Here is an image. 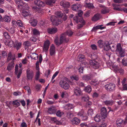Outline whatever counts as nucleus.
I'll list each match as a JSON object with an SVG mask.
<instances>
[{
    "mask_svg": "<svg viewBox=\"0 0 127 127\" xmlns=\"http://www.w3.org/2000/svg\"><path fill=\"white\" fill-rule=\"evenodd\" d=\"M73 19L77 23H78L79 22L81 23V24H79L78 25L77 27L78 29L82 28L85 24V22L83 20V18H79L77 16H76L73 18Z\"/></svg>",
    "mask_w": 127,
    "mask_h": 127,
    "instance_id": "f257e3e1",
    "label": "nucleus"
},
{
    "mask_svg": "<svg viewBox=\"0 0 127 127\" xmlns=\"http://www.w3.org/2000/svg\"><path fill=\"white\" fill-rule=\"evenodd\" d=\"M24 45H25V47H27L29 46H30L31 45L30 42L29 41H27L25 42L24 43Z\"/></svg>",
    "mask_w": 127,
    "mask_h": 127,
    "instance_id": "8fccbe9b",
    "label": "nucleus"
},
{
    "mask_svg": "<svg viewBox=\"0 0 127 127\" xmlns=\"http://www.w3.org/2000/svg\"><path fill=\"white\" fill-rule=\"evenodd\" d=\"M22 72V68H20L18 70V65L16 64L15 67V73L18 79L20 78Z\"/></svg>",
    "mask_w": 127,
    "mask_h": 127,
    "instance_id": "423d86ee",
    "label": "nucleus"
},
{
    "mask_svg": "<svg viewBox=\"0 0 127 127\" xmlns=\"http://www.w3.org/2000/svg\"><path fill=\"white\" fill-rule=\"evenodd\" d=\"M103 102L106 105H111L114 104V102L113 100H107L104 101Z\"/></svg>",
    "mask_w": 127,
    "mask_h": 127,
    "instance_id": "393cba45",
    "label": "nucleus"
},
{
    "mask_svg": "<svg viewBox=\"0 0 127 127\" xmlns=\"http://www.w3.org/2000/svg\"><path fill=\"white\" fill-rule=\"evenodd\" d=\"M56 0H47L46 1V4L48 5H52L54 3Z\"/></svg>",
    "mask_w": 127,
    "mask_h": 127,
    "instance_id": "cd10ccee",
    "label": "nucleus"
},
{
    "mask_svg": "<svg viewBox=\"0 0 127 127\" xmlns=\"http://www.w3.org/2000/svg\"><path fill=\"white\" fill-rule=\"evenodd\" d=\"M34 2L35 4L38 7H43L44 5V2L40 0H36L34 1Z\"/></svg>",
    "mask_w": 127,
    "mask_h": 127,
    "instance_id": "f3484780",
    "label": "nucleus"
},
{
    "mask_svg": "<svg viewBox=\"0 0 127 127\" xmlns=\"http://www.w3.org/2000/svg\"><path fill=\"white\" fill-rule=\"evenodd\" d=\"M17 24L19 26L22 27L23 26V25L22 22L20 20H17L16 21Z\"/></svg>",
    "mask_w": 127,
    "mask_h": 127,
    "instance_id": "49530a36",
    "label": "nucleus"
},
{
    "mask_svg": "<svg viewBox=\"0 0 127 127\" xmlns=\"http://www.w3.org/2000/svg\"><path fill=\"white\" fill-rule=\"evenodd\" d=\"M59 41H60V43L62 44L63 42H68V39L66 38V35L63 33L61 35Z\"/></svg>",
    "mask_w": 127,
    "mask_h": 127,
    "instance_id": "1a4fd4ad",
    "label": "nucleus"
},
{
    "mask_svg": "<svg viewBox=\"0 0 127 127\" xmlns=\"http://www.w3.org/2000/svg\"><path fill=\"white\" fill-rule=\"evenodd\" d=\"M72 124L74 125H77L79 124L80 121L79 119L75 117L72 120Z\"/></svg>",
    "mask_w": 127,
    "mask_h": 127,
    "instance_id": "a211bd4d",
    "label": "nucleus"
},
{
    "mask_svg": "<svg viewBox=\"0 0 127 127\" xmlns=\"http://www.w3.org/2000/svg\"><path fill=\"white\" fill-rule=\"evenodd\" d=\"M122 64L124 66H127V58H124L122 60Z\"/></svg>",
    "mask_w": 127,
    "mask_h": 127,
    "instance_id": "58836bf2",
    "label": "nucleus"
},
{
    "mask_svg": "<svg viewBox=\"0 0 127 127\" xmlns=\"http://www.w3.org/2000/svg\"><path fill=\"white\" fill-rule=\"evenodd\" d=\"M84 90L85 92L89 93L91 91L92 89L91 86L90 85H88L85 87Z\"/></svg>",
    "mask_w": 127,
    "mask_h": 127,
    "instance_id": "2f4dec72",
    "label": "nucleus"
},
{
    "mask_svg": "<svg viewBox=\"0 0 127 127\" xmlns=\"http://www.w3.org/2000/svg\"><path fill=\"white\" fill-rule=\"evenodd\" d=\"M66 106L68 107V109H71L74 107V105L73 104H66Z\"/></svg>",
    "mask_w": 127,
    "mask_h": 127,
    "instance_id": "603ef678",
    "label": "nucleus"
},
{
    "mask_svg": "<svg viewBox=\"0 0 127 127\" xmlns=\"http://www.w3.org/2000/svg\"><path fill=\"white\" fill-rule=\"evenodd\" d=\"M84 55H80L77 57V60L78 61L81 62L84 60Z\"/></svg>",
    "mask_w": 127,
    "mask_h": 127,
    "instance_id": "72a5a7b5",
    "label": "nucleus"
},
{
    "mask_svg": "<svg viewBox=\"0 0 127 127\" xmlns=\"http://www.w3.org/2000/svg\"><path fill=\"white\" fill-rule=\"evenodd\" d=\"M22 15L24 17L27 16L29 15V11H26L25 10H23L22 12Z\"/></svg>",
    "mask_w": 127,
    "mask_h": 127,
    "instance_id": "c03bdc74",
    "label": "nucleus"
},
{
    "mask_svg": "<svg viewBox=\"0 0 127 127\" xmlns=\"http://www.w3.org/2000/svg\"><path fill=\"white\" fill-rule=\"evenodd\" d=\"M104 50L105 51H107L109 50L110 48H111V46L109 44V43L107 41H105L104 42Z\"/></svg>",
    "mask_w": 127,
    "mask_h": 127,
    "instance_id": "aec40b11",
    "label": "nucleus"
},
{
    "mask_svg": "<svg viewBox=\"0 0 127 127\" xmlns=\"http://www.w3.org/2000/svg\"><path fill=\"white\" fill-rule=\"evenodd\" d=\"M50 119L54 123H57V122H58V120L57 119L56 117H51L50 118Z\"/></svg>",
    "mask_w": 127,
    "mask_h": 127,
    "instance_id": "13d9d810",
    "label": "nucleus"
},
{
    "mask_svg": "<svg viewBox=\"0 0 127 127\" xmlns=\"http://www.w3.org/2000/svg\"><path fill=\"white\" fill-rule=\"evenodd\" d=\"M78 16H77L79 18H82L81 17L82 15L83 14V12L81 11H79L77 13Z\"/></svg>",
    "mask_w": 127,
    "mask_h": 127,
    "instance_id": "5fc2aeb1",
    "label": "nucleus"
},
{
    "mask_svg": "<svg viewBox=\"0 0 127 127\" xmlns=\"http://www.w3.org/2000/svg\"><path fill=\"white\" fill-rule=\"evenodd\" d=\"M89 97L87 95H83L82 98L81 100L82 101L87 102L89 100Z\"/></svg>",
    "mask_w": 127,
    "mask_h": 127,
    "instance_id": "473e14b6",
    "label": "nucleus"
},
{
    "mask_svg": "<svg viewBox=\"0 0 127 127\" xmlns=\"http://www.w3.org/2000/svg\"><path fill=\"white\" fill-rule=\"evenodd\" d=\"M33 33L34 35H39L40 33L39 31L36 29H34L33 31Z\"/></svg>",
    "mask_w": 127,
    "mask_h": 127,
    "instance_id": "09e8293b",
    "label": "nucleus"
},
{
    "mask_svg": "<svg viewBox=\"0 0 127 127\" xmlns=\"http://www.w3.org/2000/svg\"><path fill=\"white\" fill-rule=\"evenodd\" d=\"M81 127H88V125L85 123H83L81 124Z\"/></svg>",
    "mask_w": 127,
    "mask_h": 127,
    "instance_id": "338daca9",
    "label": "nucleus"
},
{
    "mask_svg": "<svg viewBox=\"0 0 127 127\" xmlns=\"http://www.w3.org/2000/svg\"><path fill=\"white\" fill-rule=\"evenodd\" d=\"M89 63L92 67L94 69L98 68L100 66V64L95 60H90Z\"/></svg>",
    "mask_w": 127,
    "mask_h": 127,
    "instance_id": "7ed1b4c3",
    "label": "nucleus"
},
{
    "mask_svg": "<svg viewBox=\"0 0 127 127\" xmlns=\"http://www.w3.org/2000/svg\"><path fill=\"white\" fill-rule=\"evenodd\" d=\"M56 111V108L54 107H52L49 108L48 110V113L50 114L55 113Z\"/></svg>",
    "mask_w": 127,
    "mask_h": 127,
    "instance_id": "412c9836",
    "label": "nucleus"
},
{
    "mask_svg": "<svg viewBox=\"0 0 127 127\" xmlns=\"http://www.w3.org/2000/svg\"><path fill=\"white\" fill-rule=\"evenodd\" d=\"M21 43L19 42L17 43L14 46L16 48L17 50H18L21 48Z\"/></svg>",
    "mask_w": 127,
    "mask_h": 127,
    "instance_id": "ea45409f",
    "label": "nucleus"
},
{
    "mask_svg": "<svg viewBox=\"0 0 127 127\" xmlns=\"http://www.w3.org/2000/svg\"><path fill=\"white\" fill-rule=\"evenodd\" d=\"M58 31L56 27H52L48 29V32L50 34L55 33Z\"/></svg>",
    "mask_w": 127,
    "mask_h": 127,
    "instance_id": "ddd939ff",
    "label": "nucleus"
},
{
    "mask_svg": "<svg viewBox=\"0 0 127 127\" xmlns=\"http://www.w3.org/2000/svg\"><path fill=\"white\" fill-rule=\"evenodd\" d=\"M64 113L63 112H61L60 110H59L58 111L56 112V115L59 117H61L63 115Z\"/></svg>",
    "mask_w": 127,
    "mask_h": 127,
    "instance_id": "a19ab883",
    "label": "nucleus"
},
{
    "mask_svg": "<svg viewBox=\"0 0 127 127\" xmlns=\"http://www.w3.org/2000/svg\"><path fill=\"white\" fill-rule=\"evenodd\" d=\"M60 86L65 90L68 89L69 87V84L66 81H61L59 82Z\"/></svg>",
    "mask_w": 127,
    "mask_h": 127,
    "instance_id": "0eeeda50",
    "label": "nucleus"
},
{
    "mask_svg": "<svg viewBox=\"0 0 127 127\" xmlns=\"http://www.w3.org/2000/svg\"><path fill=\"white\" fill-rule=\"evenodd\" d=\"M30 57L31 58L34 60H36L38 58V55L37 54L35 53H31Z\"/></svg>",
    "mask_w": 127,
    "mask_h": 127,
    "instance_id": "c85d7f7f",
    "label": "nucleus"
},
{
    "mask_svg": "<svg viewBox=\"0 0 127 127\" xmlns=\"http://www.w3.org/2000/svg\"><path fill=\"white\" fill-rule=\"evenodd\" d=\"M20 100H16L13 101L12 104L13 105L19 106L20 105Z\"/></svg>",
    "mask_w": 127,
    "mask_h": 127,
    "instance_id": "4c0bfd02",
    "label": "nucleus"
},
{
    "mask_svg": "<svg viewBox=\"0 0 127 127\" xmlns=\"http://www.w3.org/2000/svg\"><path fill=\"white\" fill-rule=\"evenodd\" d=\"M97 43L98 46L100 48L103 47L105 45L104 42L102 40H99Z\"/></svg>",
    "mask_w": 127,
    "mask_h": 127,
    "instance_id": "c756f323",
    "label": "nucleus"
},
{
    "mask_svg": "<svg viewBox=\"0 0 127 127\" xmlns=\"http://www.w3.org/2000/svg\"><path fill=\"white\" fill-rule=\"evenodd\" d=\"M50 44V41L48 40H46L44 42L43 48L44 51L46 52L48 50Z\"/></svg>",
    "mask_w": 127,
    "mask_h": 127,
    "instance_id": "9b49d317",
    "label": "nucleus"
},
{
    "mask_svg": "<svg viewBox=\"0 0 127 127\" xmlns=\"http://www.w3.org/2000/svg\"><path fill=\"white\" fill-rule=\"evenodd\" d=\"M54 42L58 46H59L62 44L60 43V41L59 42L57 38L55 39Z\"/></svg>",
    "mask_w": 127,
    "mask_h": 127,
    "instance_id": "864d4df0",
    "label": "nucleus"
},
{
    "mask_svg": "<svg viewBox=\"0 0 127 127\" xmlns=\"http://www.w3.org/2000/svg\"><path fill=\"white\" fill-rule=\"evenodd\" d=\"M67 115L69 118L70 119L73 117V115L72 113L69 112L67 113Z\"/></svg>",
    "mask_w": 127,
    "mask_h": 127,
    "instance_id": "6e6d98bb",
    "label": "nucleus"
},
{
    "mask_svg": "<svg viewBox=\"0 0 127 127\" xmlns=\"http://www.w3.org/2000/svg\"><path fill=\"white\" fill-rule=\"evenodd\" d=\"M12 26L14 28L17 27V24L16 21L15 20H13L12 23Z\"/></svg>",
    "mask_w": 127,
    "mask_h": 127,
    "instance_id": "3c124183",
    "label": "nucleus"
},
{
    "mask_svg": "<svg viewBox=\"0 0 127 127\" xmlns=\"http://www.w3.org/2000/svg\"><path fill=\"white\" fill-rule=\"evenodd\" d=\"M87 6L88 8L93 7V4L90 3H86Z\"/></svg>",
    "mask_w": 127,
    "mask_h": 127,
    "instance_id": "052dcab7",
    "label": "nucleus"
},
{
    "mask_svg": "<svg viewBox=\"0 0 127 127\" xmlns=\"http://www.w3.org/2000/svg\"><path fill=\"white\" fill-rule=\"evenodd\" d=\"M116 71H119L121 73H122L123 72L124 70L122 69H120L117 68L116 69H115Z\"/></svg>",
    "mask_w": 127,
    "mask_h": 127,
    "instance_id": "0e129e2a",
    "label": "nucleus"
},
{
    "mask_svg": "<svg viewBox=\"0 0 127 127\" xmlns=\"http://www.w3.org/2000/svg\"><path fill=\"white\" fill-rule=\"evenodd\" d=\"M127 122V121H124L120 118L118 119L116 122V124L118 127H121L124 125L126 124Z\"/></svg>",
    "mask_w": 127,
    "mask_h": 127,
    "instance_id": "6e6552de",
    "label": "nucleus"
},
{
    "mask_svg": "<svg viewBox=\"0 0 127 127\" xmlns=\"http://www.w3.org/2000/svg\"><path fill=\"white\" fill-rule=\"evenodd\" d=\"M101 111L100 114L102 117L105 118L107 117V111L106 108L103 107L101 108Z\"/></svg>",
    "mask_w": 127,
    "mask_h": 127,
    "instance_id": "f8f14e48",
    "label": "nucleus"
},
{
    "mask_svg": "<svg viewBox=\"0 0 127 127\" xmlns=\"http://www.w3.org/2000/svg\"><path fill=\"white\" fill-rule=\"evenodd\" d=\"M64 34L67 35L69 36H71L73 34V32L70 30L67 31Z\"/></svg>",
    "mask_w": 127,
    "mask_h": 127,
    "instance_id": "79ce46f5",
    "label": "nucleus"
},
{
    "mask_svg": "<svg viewBox=\"0 0 127 127\" xmlns=\"http://www.w3.org/2000/svg\"><path fill=\"white\" fill-rule=\"evenodd\" d=\"M91 77L90 76L88 75H85L83 76L82 77V79L85 81H88L91 79Z\"/></svg>",
    "mask_w": 127,
    "mask_h": 127,
    "instance_id": "c9c22d12",
    "label": "nucleus"
},
{
    "mask_svg": "<svg viewBox=\"0 0 127 127\" xmlns=\"http://www.w3.org/2000/svg\"><path fill=\"white\" fill-rule=\"evenodd\" d=\"M99 19V15L98 14H95L92 18V20L95 21Z\"/></svg>",
    "mask_w": 127,
    "mask_h": 127,
    "instance_id": "a878e982",
    "label": "nucleus"
},
{
    "mask_svg": "<svg viewBox=\"0 0 127 127\" xmlns=\"http://www.w3.org/2000/svg\"><path fill=\"white\" fill-rule=\"evenodd\" d=\"M115 86L113 83H110L105 85V88L108 91L112 92L115 90Z\"/></svg>",
    "mask_w": 127,
    "mask_h": 127,
    "instance_id": "39448f33",
    "label": "nucleus"
},
{
    "mask_svg": "<svg viewBox=\"0 0 127 127\" xmlns=\"http://www.w3.org/2000/svg\"><path fill=\"white\" fill-rule=\"evenodd\" d=\"M11 20V19L9 16H5L4 17V21L7 22H9Z\"/></svg>",
    "mask_w": 127,
    "mask_h": 127,
    "instance_id": "e433bc0d",
    "label": "nucleus"
},
{
    "mask_svg": "<svg viewBox=\"0 0 127 127\" xmlns=\"http://www.w3.org/2000/svg\"><path fill=\"white\" fill-rule=\"evenodd\" d=\"M74 94L76 96H79L82 95V92L80 89L76 87L74 89Z\"/></svg>",
    "mask_w": 127,
    "mask_h": 127,
    "instance_id": "4468645a",
    "label": "nucleus"
},
{
    "mask_svg": "<svg viewBox=\"0 0 127 127\" xmlns=\"http://www.w3.org/2000/svg\"><path fill=\"white\" fill-rule=\"evenodd\" d=\"M50 53L51 56L53 55L55 53V50L54 45L52 44L50 49Z\"/></svg>",
    "mask_w": 127,
    "mask_h": 127,
    "instance_id": "6ab92c4d",
    "label": "nucleus"
},
{
    "mask_svg": "<svg viewBox=\"0 0 127 127\" xmlns=\"http://www.w3.org/2000/svg\"><path fill=\"white\" fill-rule=\"evenodd\" d=\"M4 35L5 38L6 39H9L10 38V36L7 32H5L4 33Z\"/></svg>",
    "mask_w": 127,
    "mask_h": 127,
    "instance_id": "de8ad7c7",
    "label": "nucleus"
},
{
    "mask_svg": "<svg viewBox=\"0 0 127 127\" xmlns=\"http://www.w3.org/2000/svg\"><path fill=\"white\" fill-rule=\"evenodd\" d=\"M7 30L11 34H13L15 32L14 28H10L8 29Z\"/></svg>",
    "mask_w": 127,
    "mask_h": 127,
    "instance_id": "a18cd8bd",
    "label": "nucleus"
},
{
    "mask_svg": "<svg viewBox=\"0 0 127 127\" xmlns=\"http://www.w3.org/2000/svg\"><path fill=\"white\" fill-rule=\"evenodd\" d=\"M1 54L3 57L5 58L7 56V53L5 51H2Z\"/></svg>",
    "mask_w": 127,
    "mask_h": 127,
    "instance_id": "680f3d73",
    "label": "nucleus"
},
{
    "mask_svg": "<svg viewBox=\"0 0 127 127\" xmlns=\"http://www.w3.org/2000/svg\"><path fill=\"white\" fill-rule=\"evenodd\" d=\"M83 66L80 67L78 69L79 72L80 73H83Z\"/></svg>",
    "mask_w": 127,
    "mask_h": 127,
    "instance_id": "774afa93",
    "label": "nucleus"
},
{
    "mask_svg": "<svg viewBox=\"0 0 127 127\" xmlns=\"http://www.w3.org/2000/svg\"><path fill=\"white\" fill-rule=\"evenodd\" d=\"M55 15L59 17H63V14L62 12L59 11H58L55 13Z\"/></svg>",
    "mask_w": 127,
    "mask_h": 127,
    "instance_id": "37998d69",
    "label": "nucleus"
},
{
    "mask_svg": "<svg viewBox=\"0 0 127 127\" xmlns=\"http://www.w3.org/2000/svg\"><path fill=\"white\" fill-rule=\"evenodd\" d=\"M14 67V63L13 62H11L9 64L7 67V69L8 70L10 71Z\"/></svg>",
    "mask_w": 127,
    "mask_h": 127,
    "instance_id": "f704fd0d",
    "label": "nucleus"
},
{
    "mask_svg": "<svg viewBox=\"0 0 127 127\" xmlns=\"http://www.w3.org/2000/svg\"><path fill=\"white\" fill-rule=\"evenodd\" d=\"M30 22L31 25L33 27H35L37 25V21L35 19L30 20Z\"/></svg>",
    "mask_w": 127,
    "mask_h": 127,
    "instance_id": "7c9ffc66",
    "label": "nucleus"
},
{
    "mask_svg": "<svg viewBox=\"0 0 127 127\" xmlns=\"http://www.w3.org/2000/svg\"><path fill=\"white\" fill-rule=\"evenodd\" d=\"M72 9L75 11H78L80 8V5L78 4H75L72 5Z\"/></svg>",
    "mask_w": 127,
    "mask_h": 127,
    "instance_id": "4be33fe9",
    "label": "nucleus"
},
{
    "mask_svg": "<svg viewBox=\"0 0 127 127\" xmlns=\"http://www.w3.org/2000/svg\"><path fill=\"white\" fill-rule=\"evenodd\" d=\"M17 7L18 8L20 9H28L29 7L27 3H24L23 2L21 3V4H18Z\"/></svg>",
    "mask_w": 127,
    "mask_h": 127,
    "instance_id": "9d476101",
    "label": "nucleus"
},
{
    "mask_svg": "<svg viewBox=\"0 0 127 127\" xmlns=\"http://www.w3.org/2000/svg\"><path fill=\"white\" fill-rule=\"evenodd\" d=\"M116 51L119 52L121 57L125 56V50L122 48L121 45L120 44H118L117 45Z\"/></svg>",
    "mask_w": 127,
    "mask_h": 127,
    "instance_id": "20e7f679",
    "label": "nucleus"
},
{
    "mask_svg": "<svg viewBox=\"0 0 127 127\" xmlns=\"http://www.w3.org/2000/svg\"><path fill=\"white\" fill-rule=\"evenodd\" d=\"M39 72V71L38 70L37 72L36 73V75L35 76V79L36 80H38L39 78L40 75Z\"/></svg>",
    "mask_w": 127,
    "mask_h": 127,
    "instance_id": "4d7b16f0",
    "label": "nucleus"
},
{
    "mask_svg": "<svg viewBox=\"0 0 127 127\" xmlns=\"http://www.w3.org/2000/svg\"><path fill=\"white\" fill-rule=\"evenodd\" d=\"M91 47L92 48L93 50H95L97 49V46L94 44L91 45Z\"/></svg>",
    "mask_w": 127,
    "mask_h": 127,
    "instance_id": "69168bd1",
    "label": "nucleus"
},
{
    "mask_svg": "<svg viewBox=\"0 0 127 127\" xmlns=\"http://www.w3.org/2000/svg\"><path fill=\"white\" fill-rule=\"evenodd\" d=\"M102 26L103 25H98L95 27H94L92 29V31L93 32L95 31L98 29H100L102 30L105 28V27H101V26Z\"/></svg>",
    "mask_w": 127,
    "mask_h": 127,
    "instance_id": "b1692460",
    "label": "nucleus"
},
{
    "mask_svg": "<svg viewBox=\"0 0 127 127\" xmlns=\"http://www.w3.org/2000/svg\"><path fill=\"white\" fill-rule=\"evenodd\" d=\"M27 77L28 79H32L33 76V72L32 71H30L28 69L27 71Z\"/></svg>",
    "mask_w": 127,
    "mask_h": 127,
    "instance_id": "2eb2a0df",
    "label": "nucleus"
},
{
    "mask_svg": "<svg viewBox=\"0 0 127 127\" xmlns=\"http://www.w3.org/2000/svg\"><path fill=\"white\" fill-rule=\"evenodd\" d=\"M81 118L82 120L86 121L88 119V117L87 116L84 115L83 116L81 117Z\"/></svg>",
    "mask_w": 127,
    "mask_h": 127,
    "instance_id": "bf43d9fd",
    "label": "nucleus"
},
{
    "mask_svg": "<svg viewBox=\"0 0 127 127\" xmlns=\"http://www.w3.org/2000/svg\"><path fill=\"white\" fill-rule=\"evenodd\" d=\"M98 95H99L98 93L95 92L93 93L92 96L94 98H96L98 97Z\"/></svg>",
    "mask_w": 127,
    "mask_h": 127,
    "instance_id": "e2e57ef3",
    "label": "nucleus"
},
{
    "mask_svg": "<svg viewBox=\"0 0 127 127\" xmlns=\"http://www.w3.org/2000/svg\"><path fill=\"white\" fill-rule=\"evenodd\" d=\"M109 10L107 7H104L101 10V13L102 14H104L109 12Z\"/></svg>",
    "mask_w": 127,
    "mask_h": 127,
    "instance_id": "bb28decb",
    "label": "nucleus"
},
{
    "mask_svg": "<svg viewBox=\"0 0 127 127\" xmlns=\"http://www.w3.org/2000/svg\"><path fill=\"white\" fill-rule=\"evenodd\" d=\"M50 20L53 26H57L60 24L59 19L56 16L54 15L51 16L50 17Z\"/></svg>",
    "mask_w": 127,
    "mask_h": 127,
    "instance_id": "f03ea898",
    "label": "nucleus"
},
{
    "mask_svg": "<svg viewBox=\"0 0 127 127\" xmlns=\"http://www.w3.org/2000/svg\"><path fill=\"white\" fill-rule=\"evenodd\" d=\"M102 117L99 114H97L94 117L95 121L96 122H100L102 119Z\"/></svg>",
    "mask_w": 127,
    "mask_h": 127,
    "instance_id": "5701e85b",
    "label": "nucleus"
},
{
    "mask_svg": "<svg viewBox=\"0 0 127 127\" xmlns=\"http://www.w3.org/2000/svg\"><path fill=\"white\" fill-rule=\"evenodd\" d=\"M60 5L64 8L68 7L70 5L69 2L66 1L64 0H62L61 1L60 3Z\"/></svg>",
    "mask_w": 127,
    "mask_h": 127,
    "instance_id": "dca6fc26",
    "label": "nucleus"
}]
</instances>
